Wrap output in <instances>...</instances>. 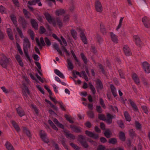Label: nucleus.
Listing matches in <instances>:
<instances>
[{
    "instance_id": "27",
    "label": "nucleus",
    "mask_w": 150,
    "mask_h": 150,
    "mask_svg": "<svg viewBox=\"0 0 150 150\" xmlns=\"http://www.w3.org/2000/svg\"><path fill=\"white\" fill-rule=\"evenodd\" d=\"M53 121L54 123L56 124L58 127L62 129H64V126L62 124L60 123L56 118H54Z\"/></svg>"
},
{
    "instance_id": "58",
    "label": "nucleus",
    "mask_w": 150,
    "mask_h": 150,
    "mask_svg": "<svg viewBox=\"0 0 150 150\" xmlns=\"http://www.w3.org/2000/svg\"><path fill=\"white\" fill-rule=\"evenodd\" d=\"M37 88L43 94H44L45 92L43 88H42L39 85H38L36 86Z\"/></svg>"
},
{
    "instance_id": "30",
    "label": "nucleus",
    "mask_w": 150,
    "mask_h": 150,
    "mask_svg": "<svg viewBox=\"0 0 150 150\" xmlns=\"http://www.w3.org/2000/svg\"><path fill=\"white\" fill-rule=\"evenodd\" d=\"M119 138L122 141H125V136L124 133L122 132H120L119 134Z\"/></svg>"
},
{
    "instance_id": "56",
    "label": "nucleus",
    "mask_w": 150,
    "mask_h": 150,
    "mask_svg": "<svg viewBox=\"0 0 150 150\" xmlns=\"http://www.w3.org/2000/svg\"><path fill=\"white\" fill-rule=\"evenodd\" d=\"M96 110L99 113H101L102 112V109L100 106L97 105L96 106Z\"/></svg>"
},
{
    "instance_id": "10",
    "label": "nucleus",
    "mask_w": 150,
    "mask_h": 150,
    "mask_svg": "<svg viewBox=\"0 0 150 150\" xmlns=\"http://www.w3.org/2000/svg\"><path fill=\"white\" fill-rule=\"evenodd\" d=\"M85 133L87 136L92 138L94 139H97L99 138V136L97 134H94L93 133L88 130H86L85 131Z\"/></svg>"
},
{
    "instance_id": "31",
    "label": "nucleus",
    "mask_w": 150,
    "mask_h": 150,
    "mask_svg": "<svg viewBox=\"0 0 150 150\" xmlns=\"http://www.w3.org/2000/svg\"><path fill=\"white\" fill-rule=\"evenodd\" d=\"M23 130L24 133H25L29 137H31V134L30 132L27 128L25 127H23Z\"/></svg>"
},
{
    "instance_id": "45",
    "label": "nucleus",
    "mask_w": 150,
    "mask_h": 150,
    "mask_svg": "<svg viewBox=\"0 0 150 150\" xmlns=\"http://www.w3.org/2000/svg\"><path fill=\"white\" fill-rule=\"evenodd\" d=\"M16 30L17 31L20 36L21 38H23L24 37L23 35V34L21 30L18 27L16 28Z\"/></svg>"
},
{
    "instance_id": "46",
    "label": "nucleus",
    "mask_w": 150,
    "mask_h": 150,
    "mask_svg": "<svg viewBox=\"0 0 150 150\" xmlns=\"http://www.w3.org/2000/svg\"><path fill=\"white\" fill-rule=\"evenodd\" d=\"M0 12L2 13H5L6 12V8L2 5L0 6Z\"/></svg>"
},
{
    "instance_id": "52",
    "label": "nucleus",
    "mask_w": 150,
    "mask_h": 150,
    "mask_svg": "<svg viewBox=\"0 0 150 150\" xmlns=\"http://www.w3.org/2000/svg\"><path fill=\"white\" fill-rule=\"evenodd\" d=\"M100 30L101 32L104 34L106 33V30L103 25H100Z\"/></svg>"
},
{
    "instance_id": "25",
    "label": "nucleus",
    "mask_w": 150,
    "mask_h": 150,
    "mask_svg": "<svg viewBox=\"0 0 150 150\" xmlns=\"http://www.w3.org/2000/svg\"><path fill=\"white\" fill-rule=\"evenodd\" d=\"M55 13L56 15L59 16L64 14L65 11L63 9H60L57 10Z\"/></svg>"
},
{
    "instance_id": "29",
    "label": "nucleus",
    "mask_w": 150,
    "mask_h": 150,
    "mask_svg": "<svg viewBox=\"0 0 150 150\" xmlns=\"http://www.w3.org/2000/svg\"><path fill=\"white\" fill-rule=\"evenodd\" d=\"M79 142L81 145L85 148H87L88 147V145L85 140H79Z\"/></svg>"
},
{
    "instance_id": "1",
    "label": "nucleus",
    "mask_w": 150,
    "mask_h": 150,
    "mask_svg": "<svg viewBox=\"0 0 150 150\" xmlns=\"http://www.w3.org/2000/svg\"><path fill=\"white\" fill-rule=\"evenodd\" d=\"M23 50L25 55V57L28 60L31 62L32 60L28 54V50L30 49L31 47V44L30 41L27 38H25L23 40Z\"/></svg>"
},
{
    "instance_id": "8",
    "label": "nucleus",
    "mask_w": 150,
    "mask_h": 150,
    "mask_svg": "<svg viewBox=\"0 0 150 150\" xmlns=\"http://www.w3.org/2000/svg\"><path fill=\"white\" fill-rule=\"evenodd\" d=\"M44 15L48 22L50 23L53 22L54 25L55 24V23L54 19L52 18L50 14L49 13L45 12Z\"/></svg>"
},
{
    "instance_id": "55",
    "label": "nucleus",
    "mask_w": 150,
    "mask_h": 150,
    "mask_svg": "<svg viewBox=\"0 0 150 150\" xmlns=\"http://www.w3.org/2000/svg\"><path fill=\"white\" fill-rule=\"evenodd\" d=\"M45 40L47 45L49 46L51 45V42L49 39L45 37Z\"/></svg>"
},
{
    "instance_id": "49",
    "label": "nucleus",
    "mask_w": 150,
    "mask_h": 150,
    "mask_svg": "<svg viewBox=\"0 0 150 150\" xmlns=\"http://www.w3.org/2000/svg\"><path fill=\"white\" fill-rule=\"evenodd\" d=\"M70 144L72 147L73 148L76 150H78L79 149V148L78 146L73 143H70Z\"/></svg>"
},
{
    "instance_id": "57",
    "label": "nucleus",
    "mask_w": 150,
    "mask_h": 150,
    "mask_svg": "<svg viewBox=\"0 0 150 150\" xmlns=\"http://www.w3.org/2000/svg\"><path fill=\"white\" fill-rule=\"evenodd\" d=\"M100 104L101 106H102V107L104 109L105 108H106V106L105 105L103 100L102 98H100Z\"/></svg>"
},
{
    "instance_id": "20",
    "label": "nucleus",
    "mask_w": 150,
    "mask_h": 150,
    "mask_svg": "<svg viewBox=\"0 0 150 150\" xmlns=\"http://www.w3.org/2000/svg\"><path fill=\"white\" fill-rule=\"evenodd\" d=\"M110 34L112 41L116 43H117L118 40L116 35L112 32H111Z\"/></svg>"
},
{
    "instance_id": "23",
    "label": "nucleus",
    "mask_w": 150,
    "mask_h": 150,
    "mask_svg": "<svg viewBox=\"0 0 150 150\" xmlns=\"http://www.w3.org/2000/svg\"><path fill=\"white\" fill-rule=\"evenodd\" d=\"M53 47L56 50L57 52H58L60 55L61 56L63 55L62 52L61 50H60L58 45L56 43H54L53 45Z\"/></svg>"
},
{
    "instance_id": "14",
    "label": "nucleus",
    "mask_w": 150,
    "mask_h": 150,
    "mask_svg": "<svg viewBox=\"0 0 150 150\" xmlns=\"http://www.w3.org/2000/svg\"><path fill=\"white\" fill-rule=\"evenodd\" d=\"M123 51L126 56H129L132 54L129 47L127 45H125L123 47Z\"/></svg>"
},
{
    "instance_id": "3",
    "label": "nucleus",
    "mask_w": 150,
    "mask_h": 150,
    "mask_svg": "<svg viewBox=\"0 0 150 150\" xmlns=\"http://www.w3.org/2000/svg\"><path fill=\"white\" fill-rule=\"evenodd\" d=\"M79 31L80 32L79 35L80 37L81 38V40L85 44H87L88 43V42L87 41V39L85 35V30H84L80 28H79Z\"/></svg>"
},
{
    "instance_id": "62",
    "label": "nucleus",
    "mask_w": 150,
    "mask_h": 150,
    "mask_svg": "<svg viewBox=\"0 0 150 150\" xmlns=\"http://www.w3.org/2000/svg\"><path fill=\"white\" fill-rule=\"evenodd\" d=\"M58 103L60 105L61 109L63 110L66 111V109L63 106V103L62 102H58Z\"/></svg>"
},
{
    "instance_id": "6",
    "label": "nucleus",
    "mask_w": 150,
    "mask_h": 150,
    "mask_svg": "<svg viewBox=\"0 0 150 150\" xmlns=\"http://www.w3.org/2000/svg\"><path fill=\"white\" fill-rule=\"evenodd\" d=\"M18 21L22 25L23 28L24 29L27 26L28 23L24 18L22 16H20L18 19Z\"/></svg>"
},
{
    "instance_id": "35",
    "label": "nucleus",
    "mask_w": 150,
    "mask_h": 150,
    "mask_svg": "<svg viewBox=\"0 0 150 150\" xmlns=\"http://www.w3.org/2000/svg\"><path fill=\"white\" fill-rule=\"evenodd\" d=\"M67 62L68 65V68L69 69L71 70L73 69L74 68V66L70 60L69 59H67Z\"/></svg>"
},
{
    "instance_id": "17",
    "label": "nucleus",
    "mask_w": 150,
    "mask_h": 150,
    "mask_svg": "<svg viewBox=\"0 0 150 150\" xmlns=\"http://www.w3.org/2000/svg\"><path fill=\"white\" fill-rule=\"evenodd\" d=\"M30 23L32 27L35 29L37 30L38 29V24L35 19H31L30 20Z\"/></svg>"
},
{
    "instance_id": "41",
    "label": "nucleus",
    "mask_w": 150,
    "mask_h": 150,
    "mask_svg": "<svg viewBox=\"0 0 150 150\" xmlns=\"http://www.w3.org/2000/svg\"><path fill=\"white\" fill-rule=\"evenodd\" d=\"M81 56L82 59L84 63L86 64L88 62L86 56L83 53H81L80 54Z\"/></svg>"
},
{
    "instance_id": "39",
    "label": "nucleus",
    "mask_w": 150,
    "mask_h": 150,
    "mask_svg": "<svg viewBox=\"0 0 150 150\" xmlns=\"http://www.w3.org/2000/svg\"><path fill=\"white\" fill-rule=\"evenodd\" d=\"M28 32L30 35L31 39L32 40H33L35 36L33 32L31 30L29 29L28 30Z\"/></svg>"
},
{
    "instance_id": "53",
    "label": "nucleus",
    "mask_w": 150,
    "mask_h": 150,
    "mask_svg": "<svg viewBox=\"0 0 150 150\" xmlns=\"http://www.w3.org/2000/svg\"><path fill=\"white\" fill-rule=\"evenodd\" d=\"M70 16L69 15H66L64 17L63 21L64 22H67L69 21Z\"/></svg>"
},
{
    "instance_id": "13",
    "label": "nucleus",
    "mask_w": 150,
    "mask_h": 150,
    "mask_svg": "<svg viewBox=\"0 0 150 150\" xmlns=\"http://www.w3.org/2000/svg\"><path fill=\"white\" fill-rule=\"evenodd\" d=\"M16 110L18 115L21 117L25 115V112L22 108L19 106L16 108Z\"/></svg>"
},
{
    "instance_id": "38",
    "label": "nucleus",
    "mask_w": 150,
    "mask_h": 150,
    "mask_svg": "<svg viewBox=\"0 0 150 150\" xmlns=\"http://www.w3.org/2000/svg\"><path fill=\"white\" fill-rule=\"evenodd\" d=\"M117 139L115 138H111L109 140V143L112 144H115L117 142Z\"/></svg>"
},
{
    "instance_id": "44",
    "label": "nucleus",
    "mask_w": 150,
    "mask_h": 150,
    "mask_svg": "<svg viewBox=\"0 0 150 150\" xmlns=\"http://www.w3.org/2000/svg\"><path fill=\"white\" fill-rule=\"evenodd\" d=\"M89 85L90 88L93 94H95L96 93V91L94 86L91 83H89Z\"/></svg>"
},
{
    "instance_id": "50",
    "label": "nucleus",
    "mask_w": 150,
    "mask_h": 150,
    "mask_svg": "<svg viewBox=\"0 0 150 150\" xmlns=\"http://www.w3.org/2000/svg\"><path fill=\"white\" fill-rule=\"evenodd\" d=\"M135 126L136 128L138 129H141L142 127L141 124L138 121H135Z\"/></svg>"
},
{
    "instance_id": "15",
    "label": "nucleus",
    "mask_w": 150,
    "mask_h": 150,
    "mask_svg": "<svg viewBox=\"0 0 150 150\" xmlns=\"http://www.w3.org/2000/svg\"><path fill=\"white\" fill-rule=\"evenodd\" d=\"M70 127L72 130L76 133H79L81 131L80 128L74 125H71Z\"/></svg>"
},
{
    "instance_id": "4",
    "label": "nucleus",
    "mask_w": 150,
    "mask_h": 150,
    "mask_svg": "<svg viewBox=\"0 0 150 150\" xmlns=\"http://www.w3.org/2000/svg\"><path fill=\"white\" fill-rule=\"evenodd\" d=\"M40 134L41 138L45 142L47 143L49 142V140L47 137V134L44 131L41 130Z\"/></svg>"
},
{
    "instance_id": "19",
    "label": "nucleus",
    "mask_w": 150,
    "mask_h": 150,
    "mask_svg": "<svg viewBox=\"0 0 150 150\" xmlns=\"http://www.w3.org/2000/svg\"><path fill=\"white\" fill-rule=\"evenodd\" d=\"M132 78L134 82L137 85H138L140 83V81L137 75L136 74H134L132 76Z\"/></svg>"
},
{
    "instance_id": "26",
    "label": "nucleus",
    "mask_w": 150,
    "mask_h": 150,
    "mask_svg": "<svg viewBox=\"0 0 150 150\" xmlns=\"http://www.w3.org/2000/svg\"><path fill=\"white\" fill-rule=\"evenodd\" d=\"M71 33L73 38L75 40H76L77 38V34L76 31L74 29H72L71 30Z\"/></svg>"
},
{
    "instance_id": "43",
    "label": "nucleus",
    "mask_w": 150,
    "mask_h": 150,
    "mask_svg": "<svg viewBox=\"0 0 150 150\" xmlns=\"http://www.w3.org/2000/svg\"><path fill=\"white\" fill-rule=\"evenodd\" d=\"M117 123L119 127L121 128H124V125L122 121V120H119L117 121Z\"/></svg>"
},
{
    "instance_id": "21",
    "label": "nucleus",
    "mask_w": 150,
    "mask_h": 150,
    "mask_svg": "<svg viewBox=\"0 0 150 150\" xmlns=\"http://www.w3.org/2000/svg\"><path fill=\"white\" fill-rule=\"evenodd\" d=\"M128 101L130 104L133 108L134 110L135 111H137L138 110V108L134 102L130 99H129Z\"/></svg>"
},
{
    "instance_id": "12",
    "label": "nucleus",
    "mask_w": 150,
    "mask_h": 150,
    "mask_svg": "<svg viewBox=\"0 0 150 150\" xmlns=\"http://www.w3.org/2000/svg\"><path fill=\"white\" fill-rule=\"evenodd\" d=\"M95 8L96 11L98 12H101L103 10V8L101 3L99 1L95 2Z\"/></svg>"
},
{
    "instance_id": "2",
    "label": "nucleus",
    "mask_w": 150,
    "mask_h": 150,
    "mask_svg": "<svg viewBox=\"0 0 150 150\" xmlns=\"http://www.w3.org/2000/svg\"><path fill=\"white\" fill-rule=\"evenodd\" d=\"M10 61L8 59L5 55L2 54L0 57V64L3 68H6Z\"/></svg>"
},
{
    "instance_id": "63",
    "label": "nucleus",
    "mask_w": 150,
    "mask_h": 150,
    "mask_svg": "<svg viewBox=\"0 0 150 150\" xmlns=\"http://www.w3.org/2000/svg\"><path fill=\"white\" fill-rule=\"evenodd\" d=\"M52 146L55 148V149L57 150H59V145L58 144L54 142H53Z\"/></svg>"
},
{
    "instance_id": "33",
    "label": "nucleus",
    "mask_w": 150,
    "mask_h": 150,
    "mask_svg": "<svg viewBox=\"0 0 150 150\" xmlns=\"http://www.w3.org/2000/svg\"><path fill=\"white\" fill-rule=\"evenodd\" d=\"M66 136L67 138H69L72 139H75V137L73 134L67 132L65 133Z\"/></svg>"
},
{
    "instance_id": "54",
    "label": "nucleus",
    "mask_w": 150,
    "mask_h": 150,
    "mask_svg": "<svg viewBox=\"0 0 150 150\" xmlns=\"http://www.w3.org/2000/svg\"><path fill=\"white\" fill-rule=\"evenodd\" d=\"M129 135L130 137H133L135 135V133L133 129H130L129 131Z\"/></svg>"
},
{
    "instance_id": "5",
    "label": "nucleus",
    "mask_w": 150,
    "mask_h": 150,
    "mask_svg": "<svg viewBox=\"0 0 150 150\" xmlns=\"http://www.w3.org/2000/svg\"><path fill=\"white\" fill-rule=\"evenodd\" d=\"M142 21L146 27L148 28H150V19L148 17H144L142 19Z\"/></svg>"
},
{
    "instance_id": "40",
    "label": "nucleus",
    "mask_w": 150,
    "mask_h": 150,
    "mask_svg": "<svg viewBox=\"0 0 150 150\" xmlns=\"http://www.w3.org/2000/svg\"><path fill=\"white\" fill-rule=\"evenodd\" d=\"M40 0H33L28 1V4L30 5H35L36 2H38Z\"/></svg>"
},
{
    "instance_id": "24",
    "label": "nucleus",
    "mask_w": 150,
    "mask_h": 150,
    "mask_svg": "<svg viewBox=\"0 0 150 150\" xmlns=\"http://www.w3.org/2000/svg\"><path fill=\"white\" fill-rule=\"evenodd\" d=\"M5 145L8 150H14L13 146L10 143L6 142Z\"/></svg>"
},
{
    "instance_id": "18",
    "label": "nucleus",
    "mask_w": 150,
    "mask_h": 150,
    "mask_svg": "<svg viewBox=\"0 0 150 150\" xmlns=\"http://www.w3.org/2000/svg\"><path fill=\"white\" fill-rule=\"evenodd\" d=\"M110 88L111 92L115 97L117 96L116 89L114 86L112 84L110 85Z\"/></svg>"
},
{
    "instance_id": "22",
    "label": "nucleus",
    "mask_w": 150,
    "mask_h": 150,
    "mask_svg": "<svg viewBox=\"0 0 150 150\" xmlns=\"http://www.w3.org/2000/svg\"><path fill=\"white\" fill-rule=\"evenodd\" d=\"M54 73L60 78L64 79L65 77L63 74L59 71L57 69H55L54 70Z\"/></svg>"
},
{
    "instance_id": "36",
    "label": "nucleus",
    "mask_w": 150,
    "mask_h": 150,
    "mask_svg": "<svg viewBox=\"0 0 150 150\" xmlns=\"http://www.w3.org/2000/svg\"><path fill=\"white\" fill-rule=\"evenodd\" d=\"M87 115L90 118H94V113L92 110H89L87 112Z\"/></svg>"
},
{
    "instance_id": "28",
    "label": "nucleus",
    "mask_w": 150,
    "mask_h": 150,
    "mask_svg": "<svg viewBox=\"0 0 150 150\" xmlns=\"http://www.w3.org/2000/svg\"><path fill=\"white\" fill-rule=\"evenodd\" d=\"M104 135L107 138H109L110 137L111 133L110 129H106L104 133Z\"/></svg>"
},
{
    "instance_id": "51",
    "label": "nucleus",
    "mask_w": 150,
    "mask_h": 150,
    "mask_svg": "<svg viewBox=\"0 0 150 150\" xmlns=\"http://www.w3.org/2000/svg\"><path fill=\"white\" fill-rule=\"evenodd\" d=\"M98 118L99 119L102 120H105V117L103 114H99L98 115Z\"/></svg>"
},
{
    "instance_id": "64",
    "label": "nucleus",
    "mask_w": 150,
    "mask_h": 150,
    "mask_svg": "<svg viewBox=\"0 0 150 150\" xmlns=\"http://www.w3.org/2000/svg\"><path fill=\"white\" fill-rule=\"evenodd\" d=\"M33 57L35 61H38L39 60L40 57L38 56L36 54H34L33 55Z\"/></svg>"
},
{
    "instance_id": "9",
    "label": "nucleus",
    "mask_w": 150,
    "mask_h": 150,
    "mask_svg": "<svg viewBox=\"0 0 150 150\" xmlns=\"http://www.w3.org/2000/svg\"><path fill=\"white\" fill-rule=\"evenodd\" d=\"M96 83L97 91L98 92L100 90H101L103 88V83L100 79H98L96 81Z\"/></svg>"
},
{
    "instance_id": "42",
    "label": "nucleus",
    "mask_w": 150,
    "mask_h": 150,
    "mask_svg": "<svg viewBox=\"0 0 150 150\" xmlns=\"http://www.w3.org/2000/svg\"><path fill=\"white\" fill-rule=\"evenodd\" d=\"M56 21L59 28H61L62 25L63 23L60 18L58 17L56 19Z\"/></svg>"
},
{
    "instance_id": "34",
    "label": "nucleus",
    "mask_w": 150,
    "mask_h": 150,
    "mask_svg": "<svg viewBox=\"0 0 150 150\" xmlns=\"http://www.w3.org/2000/svg\"><path fill=\"white\" fill-rule=\"evenodd\" d=\"M23 12L26 18H29L30 16V13L25 9H23Z\"/></svg>"
},
{
    "instance_id": "37",
    "label": "nucleus",
    "mask_w": 150,
    "mask_h": 150,
    "mask_svg": "<svg viewBox=\"0 0 150 150\" xmlns=\"http://www.w3.org/2000/svg\"><path fill=\"white\" fill-rule=\"evenodd\" d=\"M124 115L127 121H130L131 120L130 117L127 112H125Z\"/></svg>"
},
{
    "instance_id": "47",
    "label": "nucleus",
    "mask_w": 150,
    "mask_h": 150,
    "mask_svg": "<svg viewBox=\"0 0 150 150\" xmlns=\"http://www.w3.org/2000/svg\"><path fill=\"white\" fill-rule=\"evenodd\" d=\"M61 142L62 144L64 146V148L67 150H68L69 149L68 148L67 145L65 143V140L64 139H63L61 140Z\"/></svg>"
},
{
    "instance_id": "60",
    "label": "nucleus",
    "mask_w": 150,
    "mask_h": 150,
    "mask_svg": "<svg viewBox=\"0 0 150 150\" xmlns=\"http://www.w3.org/2000/svg\"><path fill=\"white\" fill-rule=\"evenodd\" d=\"M105 149V146L102 145H100L98 146L97 150H104Z\"/></svg>"
},
{
    "instance_id": "16",
    "label": "nucleus",
    "mask_w": 150,
    "mask_h": 150,
    "mask_svg": "<svg viewBox=\"0 0 150 150\" xmlns=\"http://www.w3.org/2000/svg\"><path fill=\"white\" fill-rule=\"evenodd\" d=\"M11 123L14 128L18 132H19L20 131L21 129L19 127L15 121L12 120L11 121Z\"/></svg>"
},
{
    "instance_id": "32",
    "label": "nucleus",
    "mask_w": 150,
    "mask_h": 150,
    "mask_svg": "<svg viewBox=\"0 0 150 150\" xmlns=\"http://www.w3.org/2000/svg\"><path fill=\"white\" fill-rule=\"evenodd\" d=\"M11 18L15 26L17 27V21L16 20V17L14 15H11Z\"/></svg>"
},
{
    "instance_id": "48",
    "label": "nucleus",
    "mask_w": 150,
    "mask_h": 150,
    "mask_svg": "<svg viewBox=\"0 0 150 150\" xmlns=\"http://www.w3.org/2000/svg\"><path fill=\"white\" fill-rule=\"evenodd\" d=\"M52 36L55 39L57 40L60 43L61 45H62V42L61 40L59 39L57 36L54 34H53L52 35Z\"/></svg>"
},
{
    "instance_id": "59",
    "label": "nucleus",
    "mask_w": 150,
    "mask_h": 150,
    "mask_svg": "<svg viewBox=\"0 0 150 150\" xmlns=\"http://www.w3.org/2000/svg\"><path fill=\"white\" fill-rule=\"evenodd\" d=\"M22 92L23 93V96L24 97V99L25 100H27L28 96L27 94V92L25 91H23Z\"/></svg>"
},
{
    "instance_id": "61",
    "label": "nucleus",
    "mask_w": 150,
    "mask_h": 150,
    "mask_svg": "<svg viewBox=\"0 0 150 150\" xmlns=\"http://www.w3.org/2000/svg\"><path fill=\"white\" fill-rule=\"evenodd\" d=\"M40 34H43L45 32L46 30L45 28L42 26L40 27Z\"/></svg>"
},
{
    "instance_id": "7",
    "label": "nucleus",
    "mask_w": 150,
    "mask_h": 150,
    "mask_svg": "<svg viewBox=\"0 0 150 150\" xmlns=\"http://www.w3.org/2000/svg\"><path fill=\"white\" fill-rule=\"evenodd\" d=\"M142 67L145 72L150 73V65L147 62H145L142 63Z\"/></svg>"
},
{
    "instance_id": "11",
    "label": "nucleus",
    "mask_w": 150,
    "mask_h": 150,
    "mask_svg": "<svg viewBox=\"0 0 150 150\" xmlns=\"http://www.w3.org/2000/svg\"><path fill=\"white\" fill-rule=\"evenodd\" d=\"M133 38L134 41L137 46L140 47L142 45V42L141 41L138 35H134Z\"/></svg>"
}]
</instances>
